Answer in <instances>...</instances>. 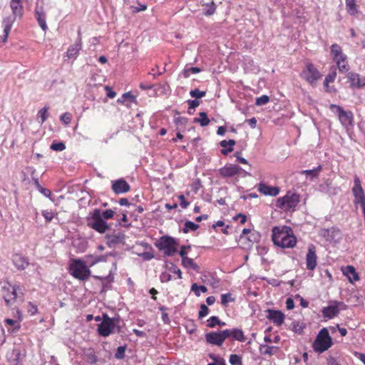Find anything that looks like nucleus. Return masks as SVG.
<instances>
[{"instance_id":"nucleus-1","label":"nucleus","mask_w":365,"mask_h":365,"mask_svg":"<svg viewBox=\"0 0 365 365\" xmlns=\"http://www.w3.org/2000/svg\"><path fill=\"white\" fill-rule=\"evenodd\" d=\"M272 239L274 245L281 248H293L297 244L293 230L288 226L274 227Z\"/></svg>"},{"instance_id":"nucleus-2","label":"nucleus","mask_w":365,"mask_h":365,"mask_svg":"<svg viewBox=\"0 0 365 365\" xmlns=\"http://www.w3.org/2000/svg\"><path fill=\"white\" fill-rule=\"evenodd\" d=\"M2 284L1 292L7 306L12 305L17 298L24 297V288L20 284H12L8 280H4Z\"/></svg>"},{"instance_id":"nucleus-3","label":"nucleus","mask_w":365,"mask_h":365,"mask_svg":"<svg viewBox=\"0 0 365 365\" xmlns=\"http://www.w3.org/2000/svg\"><path fill=\"white\" fill-rule=\"evenodd\" d=\"M23 0H11L10 8L12 11V16H9L3 20L2 25L4 27L3 41L6 42L9 36V33L12 27L16 18H21L24 14Z\"/></svg>"},{"instance_id":"nucleus-4","label":"nucleus","mask_w":365,"mask_h":365,"mask_svg":"<svg viewBox=\"0 0 365 365\" xmlns=\"http://www.w3.org/2000/svg\"><path fill=\"white\" fill-rule=\"evenodd\" d=\"M97 331L103 337H107L114 332L120 333L121 327L119 318H110L107 314H103L102 322L98 324Z\"/></svg>"},{"instance_id":"nucleus-5","label":"nucleus","mask_w":365,"mask_h":365,"mask_svg":"<svg viewBox=\"0 0 365 365\" xmlns=\"http://www.w3.org/2000/svg\"><path fill=\"white\" fill-rule=\"evenodd\" d=\"M69 273L76 279L86 281L91 276V270L81 259H72L69 262Z\"/></svg>"},{"instance_id":"nucleus-6","label":"nucleus","mask_w":365,"mask_h":365,"mask_svg":"<svg viewBox=\"0 0 365 365\" xmlns=\"http://www.w3.org/2000/svg\"><path fill=\"white\" fill-rule=\"evenodd\" d=\"M333 344L332 339L327 328H322L318 333L312 345L313 349L318 353L328 350Z\"/></svg>"},{"instance_id":"nucleus-7","label":"nucleus","mask_w":365,"mask_h":365,"mask_svg":"<svg viewBox=\"0 0 365 365\" xmlns=\"http://www.w3.org/2000/svg\"><path fill=\"white\" fill-rule=\"evenodd\" d=\"M88 225L99 233H104L110 228L108 224L101 218V211L93 210L91 217L88 218Z\"/></svg>"},{"instance_id":"nucleus-8","label":"nucleus","mask_w":365,"mask_h":365,"mask_svg":"<svg viewBox=\"0 0 365 365\" xmlns=\"http://www.w3.org/2000/svg\"><path fill=\"white\" fill-rule=\"evenodd\" d=\"M299 202V195L288 192L284 196L277 200L276 206L279 209L291 211L295 209Z\"/></svg>"},{"instance_id":"nucleus-9","label":"nucleus","mask_w":365,"mask_h":365,"mask_svg":"<svg viewBox=\"0 0 365 365\" xmlns=\"http://www.w3.org/2000/svg\"><path fill=\"white\" fill-rule=\"evenodd\" d=\"M155 246L158 250L163 251L167 256H173L178 251V243L172 237L163 236L156 242Z\"/></svg>"},{"instance_id":"nucleus-10","label":"nucleus","mask_w":365,"mask_h":365,"mask_svg":"<svg viewBox=\"0 0 365 365\" xmlns=\"http://www.w3.org/2000/svg\"><path fill=\"white\" fill-rule=\"evenodd\" d=\"M330 110L335 113L341 125L348 127L353 125L354 115L351 111L345 110L341 106L331 104Z\"/></svg>"},{"instance_id":"nucleus-11","label":"nucleus","mask_w":365,"mask_h":365,"mask_svg":"<svg viewBox=\"0 0 365 365\" xmlns=\"http://www.w3.org/2000/svg\"><path fill=\"white\" fill-rule=\"evenodd\" d=\"M352 192L354 197L355 206L360 205L362 210H365V193L361 185V180L358 176L354 177Z\"/></svg>"},{"instance_id":"nucleus-12","label":"nucleus","mask_w":365,"mask_h":365,"mask_svg":"<svg viewBox=\"0 0 365 365\" xmlns=\"http://www.w3.org/2000/svg\"><path fill=\"white\" fill-rule=\"evenodd\" d=\"M35 17L43 31H46L48 29L46 21V11L43 0H36L34 10Z\"/></svg>"},{"instance_id":"nucleus-13","label":"nucleus","mask_w":365,"mask_h":365,"mask_svg":"<svg viewBox=\"0 0 365 365\" xmlns=\"http://www.w3.org/2000/svg\"><path fill=\"white\" fill-rule=\"evenodd\" d=\"M302 77L310 84L314 85L321 78L319 71L311 63H307L306 68L302 71Z\"/></svg>"},{"instance_id":"nucleus-14","label":"nucleus","mask_w":365,"mask_h":365,"mask_svg":"<svg viewBox=\"0 0 365 365\" xmlns=\"http://www.w3.org/2000/svg\"><path fill=\"white\" fill-rule=\"evenodd\" d=\"M340 306H344V304L341 302H331L329 306L322 309V317L329 319L334 318L340 312Z\"/></svg>"},{"instance_id":"nucleus-15","label":"nucleus","mask_w":365,"mask_h":365,"mask_svg":"<svg viewBox=\"0 0 365 365\" xmlns=\"http://www.w3.org/2000/svg\"><path fill=\"white\" fill-rule=\"evenodd\" d=\"M317 256L316 255V248L314 245H309L306 255V265L309 270H314L317 267Z\"/></svg>"},{"instance_id":"nucleus-16","label":"nucleus","mask_w":365,"mask_h":365,"mask_svg":"<svg viewBox=\"0 0 365 365\" xmlns=\"http://www.w3.org/2000/svg\"><path fill=\"white\" fill-rule=\"evenodd\" d=\"M111 189L116 195L128 192L130 190V185L123 178L113 180Z\"/></svg>"},{"instance_id":"nucleus-17","label":"nucleus","mask_w":365,"mask_h":365,"mask_svg":"<svg viewBox=\"0 0 365 365\" xmlns=\"http://www.w3.org/2000/svg\"><path fill=\"white\" fill-rule=\"evenodd\" d=\"M347 78L352 88H361L365 86V77H361L357 73L349 72Z\"/></svg>"},{"instance_id":"nucleus-18","label":"nucleus","mask_w":365,"mask_h":365,"mask_svg":"<svg viewBox=\"0 0 365 365\" xmlns=\"http://www.w3.org/2000/svg\"><path fill=\"white\" fill-rule=\"evenodd\" d=\"M267 318L277 326H281L284 321V314L279 310L268 309Z\"/></svg>"},{"instance_id":"nucleus-19","label":"nucleus","mask_w":365,"mask_h":365,"mask_svg":"<svg viewBox=\"0 0 365 365\" xmlns=\"http://www.w3.org/2000/svg\"><path fill=\"white\" fill-rule=\"evenodd\" d=\"M78 36L77 41L73 45H71L66 51V56L68 58H76L78 56L79 51L82 48L80 31H78Z\"/></svg>"},{"instance_id":"nucleus-20","label":"nucleus","mask_w":365,"mask_h":365,"mask_svg":"<svg viewBox=\"0 0 365 365\" xmlns=\"http://www.w3.org/2000/svg\"><path fill=\"white\" fill-rule=\"evenodd\" d=\"M241 170L240 167L237 165H228L219 170V173L223 178H230L237 175Z\"/></svg>"},{"instance_id":"nucleus-21","label":"nucleus","mask_w":365,"mask_h":365,"mask_svg":"<svg viewBox=\"0 0 365 365\" xmlns=\"http://www.w3.org/2000/svg\"><path fill=\"white\" fill-rule=\"evenodd\" d=\"M258 190L264 195L275 197L279 193V188L275 186H269L265 183L260 182L258 185Z\"/></svg>"},{"instance_id":"nucleus-22","label":"nucleus","mask_w":365,"mask_h":365,"mask_svg":"<svg viewBox=\"0 0 365 365\" xmlns=\"http://www.w3.org/2000/svg\"><path fill=\"white\" fill-rule=\"evenodd\" d=\"M331 53L335 63L344 61L347 59V56L343 53L341 47L336 43L331 45Z\"/></svg>"},{"instance_id":"nucleus-23","label":"nucleus","mask_w":365,"mask_h":365,"mask_svg":"<svg viewBox=\"0 0 365 365\" xmlns=\"http://www.w3.org/2000/svg\"><path fill=\"white\" fill-rule=\"evenodd\" d=\"M12 261L18 270H24L29 265L28 259L19 254L13 255Z\"/></svg>"},{"instance_id":"nucleus-24","label":"nucleus","mask_w":365,"mask_h":365,"mask_svg":"<svg viewBox=\"0 0 365 365\" xmlns=\"http://www.w3.org/2000/svg\"><path fill=\"white\" fill-rule=\"evenodd\" d=\"M205 340L207 343L212 344V345H216V346H222L223 344L222 338L220 336V332H215L211 331L209 333H207L205 336Z\"/></svg>"},{"instance_id":"nucleus-25","label":"nucleus","mask_w":365,"mask_h":365,"mask_svg":"<svg viewBox=\"0 0 365 365\" xmlns=\"http://www.w3.org/2000/svg\"><path fill=\"white\" fill-rule=\"evenodd\" d=\"M342 271L343 274L348 277L350 282L353 283L359 280V277L353 266L348 265L343 268Z\"/></svg>"},{"instance_id":"nucleus-26","label":"nucleus","mask_w":365,"mask_h":365,"mask_svg":"<svg viewBox=\"0 0 365 365\" xmlns=\"http://www.w3.org/2000/svg\"><path fill=\"white\" fill-rule=\"evenodd\" d=\"M236 143L235 140H223L220 142L221 147L224 148L221 150V153L224 155H227L229 153L233 150V145Z\"/></svg>"},{"instance_id":"nucleus-27","label":"nucleus","mask_w":365,"mask_h":365,"mask_svg":"<svg viewBox=\"0 0 365 365\" xmlns=\"http://www.w3.org/2000/svg\"><path fill=\"white\" fill-rule=\"evenodd\" d=\"M322 168V165H319L317 168L312 170H304L301 172L302 175H305L307 178H309L310 180H313L314 178H317L319 176V173L321 172Z\"/></svg>"},{"instance_id":"nucleus-28","label":"nucleus","mask_w":365,"mask_h":365,"mask_svg":"<svg viewBox=\"0 0 365 365\" xmlns=\"http://www.w3.org/2000/svg\"><path fill=\"white\" fill-rule=\"evenodd\" d=\"M278 350H279V348L277 346H268V345L262 344L259 347V351H260L261 354H262L264 355L272 356Z\"/></svg>"},{"instance_id":"nucleus-29","label":"nucleus","mask_w":365,"mask_h":365,"mask_svg":"<svg viewBox=\"0 0 365 365\" xmlns=\"http://www.w3.org/2000/svg\"><path fill=\"white\" fill-rule=\"evenodd\" d=\"M193 121L194 123H199L202 127L207 126L210 123V119L205 112H200L199 113V118H194Z\"/></svg>"},{"instance_id":"nucleus-30","label":"nucleus","mask_w":365,"mask_h":365,"mask_svg":"<svg viewBox=\"0 0 365 365\" xmlns=\"http://www.w3.org/2000/svg\"><path fill=\"white\" fill-rule=\"evenodd\" d=\"M231 338L241 342L245 341L246 339L242 330L239 329H232Z\"/></svg>"},{"instance_id":"nucleus-31","label":"nucleus","mask_w":365,"mask_h":365,"mask_svg":"<svg viewBox=\"0 0 365 365\" xmlns=\"http://www.w3.org/2000/svg\"><path fill=\"white\" fill-rule=\"evenodd\" d=\"M346 7L347 12L350 15L354 16L356 14H357V12H358L357 6L355 3V0H346Z\"/></svg>"},{"instance_id":"nucleus-32","label":"nucleus","mask_w":365,"mask_h":365,"mask_svg":"<svg viewBox=\"0 0 365 365\" xmlns=\"http://www.w3.org/2000/svg\"><path fill=\"white\" fill-rule=\"evenodd\" d=\"M199 228V225L195 224V222L187 220L184 224V227L182 231L184 233H187L190 231H195Z\"/></svg>"},{"instance_id":"nucleus-33","label":"nucleus","mask_w":365,"mask_h":365,"mask_svg":"<svg viewBox=\"0 0 365 365\" xmlns=\"http://www.w3.org/2000/svg\"><path fill=\"white\" fill-rule=\"evenodd\" d=\"M124 240V235L122 234L112 235L108 237L109 245H115L120 243Z\"/></svg>"},{"instance_id":"nucleus-34","label":"nucleus","mask_w":365,"mask_h":365,"mask_svg":"<svg viewBox=\"0 0 365 365\" xmlns=\"http://www.w3.org/2000/svg\"><path fill=\"white\" fill-rule=\"evenodd\" d=\"M182 264L186 268H191L194 270H197L198 266L195 263L194 260L189 257L182 259Z\"/></svg>"},{"instance_id":"nucleus-35","label":"nucleus","mask_w":365,"mask_h":365,"mask_svg":"<svg viewBox=\"0 0 365 365\" xmlns=\"http://www.w3.org/2000/svg\"><path fill=\"white\" fill-rule=\"evenodd\" d=\"M191 291H192L197 297H200V292L206 293L207 292V288L204 285H198L197 284L194 283L191 286Z\"/></svg>"},{"instance_id":"nucleus-36","label":"nucleus","mask_w":365,"mask_h":365,"mask_svg":"<svg viewBox=\"0 0 365 365\" xmlns=\"http://www.w3.org/2000/svg\"><path fill=\"white\" fill-rule=\"evenodd\" d=\"M336 63L337 66V68L339 69V72L341 73H345L348 72L349 70L350 69L347 59L344 61H339Z\"/></svg>"},{"instance_id":"nucleus-37","label":"nucleus","mask_w":365,"mask_h":365,"mask_svg":"<svg viewBox=\"0 0 365 365\" xmlns=\"http://www.w3.org/2000/svg\"><path fill=\"white\" fill-rule=\"evenodd\" d=\"M48 109H49L48 107L45 106V107L42 108L41 110H39V111L38 112V116L41 120V123H43L46 120V119L48 116Z\"/></svg>"},{"instance_id":"nucleus-38","label":"nucleus","mask_w":365,"mask_h":365,"mask_svg":"<svg viewBox=\"0 0 365 365\" xmlns=\"http://www.w3.org/2000/svg\"><path fill=\"white\" fill-rule=\"evenodd\" d=\"M231 365H242V357L237 354H231L229 359Z\"/></svg>"},{"instance_id":"nucleus-39","label":"nucleus","mask_w":365,"mask_h":365,"mask_svg":"<svg viewBox=\"0 0 365 365\" xmlns=\"http://www.w3.org/2000/svg\"><path fill=\"white\" fill-rule=\"evenodd\" d=\"M336 76V69L334 68L331 72H330L325 78L324 85L327 87L329 83L334 82Z\"/></svg>"},{"instance_id":"nucleus-40","label":"nucleus","mask_w":365,"mask_h":365,"mask_svg":"<svg viewBox=\"0 0 365 365\" xmlns=\"http://www.w3.org/2000/svg\"><path fill=\"white\" fill-rule=\"evenodd\" d=\"M50 148L54 151H63L66 149V145L62 142H53Z\"/></svg>"},{"instance_id":"nucleus-41","label":"nucleus","mask_w":365,"mask_h":365,"mask_svg":"<svg viewBox=\"0 0 365 365\" xmlns=\"http://www.w3.org/2000/svg\"><path fill=\"white\" fill-rule=\"evenodd\" d=\"M207 9L203 11V14L206 16H211L212 15L216 10V6L213 1H212L210 4H207Z\"/></svg>"},{"instance_id":"nucleus-42","label":"nucleus","mask_w":365,"mask_h":365,"mask_svg":"<svg viewBox=\"0 0 365 365\" xmlns=\"http://www.w3.org/2000/svg\"><path fill=\"white\" fill-rule=\"evenodd\" d=\"M126 350L125 346H120L117 348L115 357L118 359H123L125 357Z\"/></svg>"},{"instance_id":"nucleus-43","label":"nucleus","mask_w":365,"mask_h":365,"mask_svg":"<svg viewBox=\"0 0 365 365\" xmlns=\"http://www.w3.org/2000/svg\"><path fill=\"white\" fill-rule=\"evenodd\" d=\"M190 95L192 98H201L205 96L206 92L205 91H201L199 89L195 88L194 90H191L190 91Z\"/></svg>"},{"instance_id":"nucleus-44","label":"nucleus","mask_w":365,"mask_h":365,"mask_svg":"<svg viewBox=\"0 0 365 365\" xmlns=\"http://www.w3.org/2000/svg\"><path fill=\"white\" fill-rule=\"evenodd\" d=\"M269 101V98L267 95H263L256 98L255 104L258 106H264Z\"/></svg>"},{"instance_id":"nucleus-45","label":"nucleus","mask_w":365,"mask_h":365,"mask_svg":"<svg viewBox=\"0 0 365 365\" xmlns=\"http://www.w3.org/2000/svg\"><path fill=\"white\" fill-rule=\"evenodd\" d=\"M187 103L189 105L187 113L189 114H192L193 112H190V110H195L200 105V101L197 99L195 100H188Z\"/></svg>"},{"instance_id":"nucleus-46","label":"nucleus","mask_w":365,"mask_h":365,"mask_svg":"<svg viewBox=\"0 0 365 365\" xmlns=\"http://www.w3.org/2000/svg\"><path fill=\"white\" fill-rule=\"evenodd\" d=\"M71 119H72L71 115L68 112L63 113L60 117V120L66 125H69L71 123Z\"/></svg>"},{"instance_id":"nucleus-47","label":"nucleus","mask_w":365,"mask_h":365,"mask_svg":"<svg viewBox=\"0 0 365 365\" xmlns=\"http://www.w3.org/2000/svg\"><path fill=\"white\" fill-rule=\"evenodd\" d=\"M217 324H220V319L216 316H212L207 320V327L210 328L215 327Z\"/></svg>"},{"instance_id":"nucleus-48","label":"nucleus","mask_w":365,"mask_h":365,"mask_svg":"<svg viewBox=\"0 0 365 365\" xmlns=\"http://www.w3.org/2000/svg\"><path fill=\"white\" fill-rule=\"evenodd\" d=\"M27 312L31 315H34V314H36L38 312V307L33 302H29L28 303V306H27Z\"/></svg>"},{"instance_id":"nucleus-49","label":"nucleus","mask_w":365,"mask_h":365,"mask_svg":"<svg viewBox=\"0 0 365 365\" xmlns=\"http://www.w3.org/2000/svg\"><path fill=\"white\" fill-rule=\"evenodd\" d=\"M5 323L8 325L13 326L14 330H19L21 328L19 321L14 320L11 319H6Z\"/></svg>"},{"instance_id":"nucleus-50","label":"nucleus","mask_w":365,"mask_h":365,"mask_svg":"<svg viewBox=\"0 0 365 365\" xmlns=\"http://www.w3.org/2000/svg\"><path fill=\"white\" fill-rule=\"evenodd\" d=\"M234 301V299L232 298L230 294H224L221 296V303L223 306H226L227 304L230 302Z\"/></svg>"},{"instance_id":"nucleus-51","label":"nucleus","mask_w":365,"mask_h":365,"mask_svg":"<svg viewBox=\"0 0 365 365\" xmlns=\"http://www.w3.org/2000/svg\"><path fill=\"white\" fill-rule=\"evenodd\" d=\"M209 313V308L205 304L200 305V309L199 312V318H203L206 317Z\"/></svg>"},{"instance_id":"nucleus-52","label":"nucleus","mask_w":365,"mask_h":365,"mask_svg":"<svg viewBox=\"0 0 365 365\" xmlns=\"http://www.w3.org/2000/svg\"><path fill=\"white\" fill-rule=\"evenodd\" d=\"M114 216V211L109 209L101 212V218L106 220L111 219Z\"/></svg>"},{"instance_id":"nucleus-53","label":"nucleus","mask_w":365,"mask_h":365,"mask_svg":"<svg viewBox=\"0 0 365 365\" xmlns=\"http://www.w3.org/2000/svg\"><path fill=\"white\" fill-rule=\"evenodd\" d=\"M42 215L44 217L47 222H51L54 217L53 212L48 210H43L42 212Z\"/></svg>"},{"instance_id":"nucleus-54","label":"nucleus","mask_w":365,"mask_h":365,"mask_svg":"<svg viewBox=\"0 0 365 365\" xmlns=\"http://www.w3.org/2000/svg\"><path fill=\"white\" fill-rule=\"evenodd\" d=\"M221 337L222 338V341H225V340L228 338L231 337L232 335V329H225L223 331H219Z\"/></svg>"},{"instance_id":"nucleus-55","label":"nucleus","mask_w":365,"mask_h":365,"mask_svg":"<svg viewBox=\"0 0 365 365\" xmlns=\"http://www.w3.org/2000/svg\"><path fill=\"white\" fill-rule=\"evenodd\" d=\"M178 198L180 201V207L183 209L187 208L188 207V205H190V202L185 200V196L183 195H180L178 196Z\"/></svg>"},{"instance_id":"nucleus-56","label":"nucleus","mask_w":365,"mask_h":365,"mask_svg":"<svg viewBox=\"0 0 365 365\" xmlns=\"http://www.w3.org/2000/svg\"><path fill=\"white\" fill-rule=\"evenodd\" d=\"M162 282H168L171 280V275L168 272H163L160 276Z\"/></svg>"},{"instance_id":"nucleus-57","label":"nucleus","mask_w":365,"mask_h":365,"mask_svg":"<svg viewBox=\"0 0 365 365\" xmlns=\"http://www.w3.org/2000/svg\"><path fill=\"white\" fill-rule=\"evenodd\" d=\"M286 307L287 309L291 310L293 309L294 307V300L289 297L286 300Z\"/></svg>"},{"instance_id":"nucleus-58","label":"nucleus","mask_w":365,"mask_h":365,"mask_svg":"<svg viewBox=\"0 0 365 365\" xmlns=\"http://www.w3.org/2000/svg\"><path fill=\"white\" fill-rule=\"evenodd\" d=\"M145 260H150L154 257V255L152 252H144L140 255Z\"/></svg>"},{"instance_id":"nucleus-59","label":"nucleus","mask_w":365,"mask_h":365,"mask_svg":"<svg viewBox=\"0 0 365 365\" xmlns=\"http://www.w3.org/2000/svg\"><path fill=\"white\" fill-rule=\"evenodd\" d=\"M200 68H197V67H190L189 68H187L185 70V76H187L188 73L191 72L192 73H200Z\"/></svg>"},{"instance_id":"nucleus-60","label":"nucleus","mask_w":365,"mask_h":365,"mask_svg":"<svg viewBox=\"0 0 365 365\" xmlns=\"http://www.w3.org/2000/svg\"><path fill=\"white\" fill-rule=\"evenodd\" d=\"M186 249H190V246H182L180 251L179 252V254L182 259L187 257V252L185 251Z\"/></svg>"},{"instance_id":"nucleus-61","label":"nucleus","mask_w":365,"mask_h":365,"mask_svg":"<svg viewBox=\"0 0 365 365\" xmlns=\"http://www.w3.org/2000/svg\"><path fill=\"white\" fill-rule=\"evenodd\" d=\"M38 190L47 197H49L51 195V192L48 189L44 188L42 186Z\"/></svg>"},{"instance_id":"nucleus-62","label":"nucleus","mask_w":365,"mask_h":365,"mask_svg":"<svg viewBox=\"0 0 365 365\" xmlns=\"http://www.w3.org/2000/svg\"><path fill=\"white\" fill-rule=\"evenodd\" d=\"M238 219H240V223H241V224H245V222L247 221V217H246L245 215L241 214V213H240V214L237 215L234 217V220H237Z\"/></svg>"},{"instance_id":"nucleus-63","label":"nucleus","mask_w":365,"mask_h":365,"mask_svg":"<svg viewBox=\"0 0 365 365\" xmlns=\"http://www.w3.org/2000/svg\"><path fill=\"white\" fill-rule=\"evenodd\" d=\"M107 91V96L110 98H113L116 96V93L113 91L109 86H106Z\"/></svg>"},{"instance_id":"nucleus-64","label":"nucleus","mask_w":365,"mask_h":365,"mask_svg":"<svg viewBox=\"0 0 365 365\" xmlns=\"http://www.w3.org/2000/svg\"><path fill=\"white\" fill-rule=\"evenodd\" d=\"M200 187H201V183L199 180H197L192 185V188L195 192H197L199 190V189L200 188Z\"/></svg>"}]
</instances>
